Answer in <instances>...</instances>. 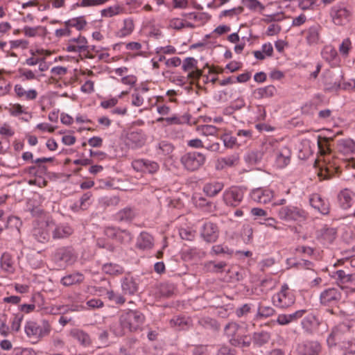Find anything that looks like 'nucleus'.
I'll return each instance as SVG.
<instances>
[{
  "label": "nucleus",
  "instance_id": "obj_1",
  "mask_svg": "<svg viewBox=\"0 0 355 355\" xmlns=\"http://www.w3.org/2000/svg\"><path fill=\"white\" fill-rule=\"evenodd\" d=\"M145 322L144 315L137 310H125L119 316L121 327H114V333L119 336H123L126 331H136L139 329Z\"/></svg>",
  "mask_w": 355,
  "mask_h": 355
},
{
  "label": "nucleus",
  "instance_id": "obj_2",
  "mask_svg": "<svg viewBox=\"0 0 355 355\" xmlns=\"http://www.w3.org/2000/svg\"><path fill=\"white\" fill-rule=\"evenodd\" d=\"M51 330V324L47 320H42L40 324L34 320H28L24 325L25 334L33 343H37L48 336Z\"/></svg>",
  "mask_w": 355,
  "mask_h": 355
},
{
  "label": "nucleus",
  "instance_id": "obj_3",
  "mask_svg": "<svg viewBox=\"0 0 355 355\" xmlns=\"http://www.w3.org/2000/svg\"><path fill=\"white\" fill-rule=\"evenodd\" d=\"M329 16L334 25L342 26L351 21L352 10L346 3L339 2L330 8Z\"/></svg>",
  "mask_w": 355,
  "mask_h": 355
},
{
  "label": "nucleus",
  "instance_id": "obj_4",
  "mask_svg": "<svg viewBox=\"0 0 355 355\" xmlns=\"http://www.w3.org/2000/svg\"><path fill=\"white\" fill-rule=\"evenodd\" d=\"M277 216L286 222H303L307 218V213L299 207L287 205L279 209Z\"/></svg>",
  "mask_w": 355,
  "mask_h": 355
},
{
  "label": "nucleus",
  "instance_id": "obj_5",
  "mask_svg": "<svg viewBox=\"0 0 355 355\" xmlns=\"http://www.w3.org/2000/svg\"><path fill=\"white\" fill-rule=\"evenodd\" d=\"M241 327L234 322H229L224 329L225 335L229 338L230 343L236 347H248L250 342L247 340L248 336L240 334Z\"/></svg>",
  "mask_w": 355,
  "mask_h": 355
},
{
  "label": "nucleus",
  "instance_id": "obj_6",
  "mask_svg": "<svg viewBox=\"0 0 355 355\" xmlns=\"http://www.w3.org/2000/svg\"><path fill=\"white\" fill-rule=\"evenodd\" d=\"M206 157L199 152H189L180 158V162L184 168L189 172L199 170L205 163Z\"/></svg>",
  "mask_w": 355,
  "mask_h": 355
},
{
  "label": "nucleus",
  "instance_id": "obj_7",
  "mask_svg": "<svg viewBox=\"0 0 355 355\" xmlns=\"http://www.w3.org/2000/svg\"><path fill=\"white\" fill-rule=\"evenodd\" d=\"M89 45L86 37L80 34L77 37L69 39L64 47V50L69 53H84L85 56L92 58V56L87 55L89 53Z\"/></svg>",
  "mask_w": 355,
  "mask_h": 355
},
{
  "label": "nucleus",
  "instance_id": "obj_8",
  "mask_svg": "<svg viewBox=\"0 0 355 355\" xmlns=\"http://www.w3.org/2000/svg\"><path fill=\"white\" fill-rule=\"evenodd\" d=\"M295 298L287 284L282 286L280 291L272 296L273 304L280 309H286L295 302Z\"/></svg>",
  "mask_w": 355,
  "mask_h": 355
},
{
  "label": "nucleus",
  "instance_id": "obj_9",
  "mask_svg": "<svg viewBox=\"0 0 355 355\" xmlns=\"http://www.w3.org/2000/svg\"><path fill=\"white\" fill-rule=\"evenodd\" d=\"M244 197V190L236 186H232L225 189L223 194L224 203L229 207H238Z\"/></svg>",
  "mask_w": 355,
  "mask_h": 355
},
{
  "label": "nucleus",
  "instance_id": "obj_10",
  "mask_svg": "<svg viewBox=\"0 0 355 355\" xmlns=\"http://www.w3.org/2000/svg\"><path fill=\"white\" fill-rule=\"evenodd\" d=\"M182 69L187 73V78L191 82L198 80L202 75V71L198 67V60L192 57L183 60Z\"/></svg>",
  "mask_w": 355,
  "mask_h": 355
},
{
  "label": "nucleus",
  "instance_id": "obj_11",
  "mask_svg": "<svg viewBox=\"0 0 355 355\" xmlns=\"http://www.w3.org/2000/svg\"><path fill=\"white\" fill-rule=\"evenodd\" d=\"M132 167L137 172L148 173L150 174H154L159 169V165L157 162L146 159L133 160L132 162Z\"/></svg>",
  "mask_w": 355,
  "mask_h": 355
},
{
  "label": "nucleus",
  "instance_id": "obj_12",
  "mask_svg": "<svg viewBox=\"0 0 355 355\" xmlns=\"http://www.w3.org/2000/svg\"><path fill=\"white\" fill-rule=\"evenodd\" d=\"M51 220H41L37 223V225L33 230V236L40 243H45L50 239V232L51 229L49 228Z\"/></svg>",
  "mask_w": 355,
  "mask_h": 355
},
{
  "label": "nucleus",
  "instance_id": "obj_13",
  "mask_svg": "<svg viewBox=\"0 0 355 355\" xmlns=\"http://www.w3.org/2000/svg\"><path fill=\"white\" fill-rule=\"evenodd\" d=\"M54 259L57 261L63 262L67 265H71L77 259V254L71 247H61L54 253Z\"/></svg>",
  "mask_w": 355,
  "mask_h": 355
},
{
  "label": "nucleus",
  "instance_id": "obj_14",
  "mask_svg": "<svg viewBox=\"0 0 355 355\" xmlns=\"http://www.w3.org/2000/svg\"><path fill=\"white\" fill-rule=\"evenodd\" d=\"M200 236L207 243L216 242L219 236L218 226L211 222L205 223L200 229Z\"/></svg>",
  "mask_w": 355,
  "mask_h": 355
},
{
  "label": "nucleus",
  "instance_id": "obj_15",
  "mask_svg": "<svg viewBox=\"0 0 355 355\" xmlns=\"http://www.w3.org/2000/svg\"><path fill=\"white\" fill-rule=\"evenodd\" d=\"M298 355H320L322 352V345L318 341L306 340L297 345Z\"/></svg>",
  "mask_w": 355,
  "mask_h": 355
},
{
  "label": "nucleus",
  "instance_id": "obj_16",
  "mask_svg": "<svg viewBox=\"0 0 355 355\" xmlns=\"http://www.w3.org/2000/svg\"><path fill=\"white\" fill-rule=\"evenodd\" d=\"M105 232L108 236L115 239L121 243H130L133 239L132 233L127 230L107 227Z\"/></svg>",
  "mask_w": 355,
  "mask_h": 355
},
{
  "label": "nucleus",
  "instance_id": "obj_17",
  "mask_svg": "<svg viewBox=\"0 0 355 355\" xmlns=\"http://www.w3.org/2000/svg\"><path fill=\"white\" fill-rule=\"evenodd\" d=\"M342 297L341 293L338 289L330 288L324 290L320 294V302L326 306H330L337 304Z\"/></svg>",
  "mask_w": 355,
  "mask_h": 355
},
{
  "label": "nucleus",
  "instance_id": "obj_18",
  "mask_svg": "<svg viewBox=\"0 0 355 355\" xmlns=\"http://www.w3.org/2000/svg\"><path fill=\"white\" fill-rule=\"evenodd\" d=\"M49 228L51 229L53 239H62L69 237L73 233V229L67 224H55L51 220Z\"/></svg>",
  "mask_w": 355,
  "mask_h": 355
},
{
  "label": "nucleus",
  "instance_id": "obj_19",
  "mask_svg": "<svg viewBox=\"0 0 355 355\" xmlns=\"http://www.w3.org/2000/svg\"><path fill=\"white\" fill-rule=\"evenodd\" d=\"M251 198L258 203L266 204L274 198V192L270 189L258 188L250 194Z\"/></svg>",
  "mask_w": 355,
  "mask_h": 355
},
{
  "label": "nucleus",
  "instance_id": "obj_20",
  "mask_svg": "<svg viewBox=\"0 0 355 355\" xmlns=\"http://www.w3.org/2000/svg\"><path fill=\"white\" fill-rule=\"evenodd\" d=\"M128 144L132 148L142 146L146 142V135L141 130H132L127 134Z\"/></svg>",
  "mask_w": 355,
  "mask_h": 355
},
{
  "label": "nucleus",
  "instance_id": "obj_21",
  "mask_svg": "<svg viewBox=\"0 0 355 355\" xmlns=\"http://www.w3.org/2000/svg\"><path fill=\"white\" fill-rule=\"evenodd\" d=\"M291 150L287 146H282L276 152L275 164L278 168H284L291 162Z\"/></svg>",
  "mask_w": 355,
  "mask_h": 355
},
{
  "label": "nucleus",
  "instance_id": "obj_22",
  "mask_svg": "<svg viewBox=\"0 0 355 355\" xmlns=\"http://www.w3.org/2000/svg\"><path fill=\"white\" fill-rule=\"evenodd\" d=\"M309 203L315 209L318 210L322 214L329 213V203L324 200L319 194L313 193L309 197Z\"/></svg>",
  "mask_w": 355,
  "mask_h": 355
},
{
  "label": "nucleus",
  "instance_id": "obj_23",
  "mask_svg": "<svg viewBox=\"0 0 355 355\" xmlns=\"http://www.w3.org/2000/svg\"><path fill=\"white\" fill-rule=\"evenodd\" d=\"M338 200L343 209H349L355 205V192L351 189H345L338 194Z\"/></svg>",
  "mask_w": 355,
  "mask_h": 355
},
{
  "label": "nucleus",
  "instance_id": "obj_24",
  "mask_svg": "<svg viewBox=\"0 0 355 355\" xmlns=\"http://www.w3.org/2000/svg\"><path fill=\"white\" fill-rule=\"evenodd\" d=\"M224 188V183L220 181L212 180L203 185L204 193L210 198L216 196Z\"/></svg>",
  "mask_w": 355,
  "mask_h": 355
},
{
  "label": "nucleus",
  "instance_id": "obj_25",
  "mask_svg": "<svg viewBox=\"0 0 355 355\" xmlns=\"http://www.w3.org/2000/svg\"><path fill=\"white\" fill-rule=\"evenodd\" d=\"M14 92L19 98L26 101L35 100L38 96V93L35 89H26L21 84H16L14 87Z\"/></svg>",
  "mask_w": 355,
  "mask_h": 355
},
{
  "label": "nucleus",
  "instance_id": "obj_26",
  "mask_svg": "<svg viewBox=\"0 0 355 355\" xmlns=\"http://www.w3.org/2000/svg\"><path fill=\"white\" fill-rule=\"evenodd\" d=\"M153 237L146 232H141L137 237L136 247L142 250H148L153 248Z\"/></svg>",
  "mask_w": 355,
  "mask_h": 355
},
{
  "label": "nucleus",
  "instance_id": "obj_27",
  "mask_svg": "<svg viewBox=\"0 0 355 355\" xmlns=\"http://www.w3.org/2000/svg\"><path fill=\"white\" fill-rule=\"evenodd\" d=\"M332 277L336 279L338 285L341 288L347 284L355 283V274H347L343 270L336 271Z\"/></svg>",
  "mask_w": 355,
  "mask_h": 355
},
{
  "label": "nucleus",
  "instance_id": "obj_28",
  "mask_svg": "<svg viewBox=\"0 0 355 355\" xmlns=\"http://www.w3.org/2000/svg\"><path fill=\"white\" fill-rule=\"evenodd\" d=\"M321 29L319 25H314L304 31L306 42L309 45L318 44L320 40Z\"/></svg>",
  "mask_w": 355,
  "mask_h": 355
},
{
  "label": "nucleus",
  "instance_id": "obj_29",
  "mask_svg": "<svg viewBox=\"0 0 355 355\" xmlns=\"http://www.w3.org/2000/svg\"><path fill=\"white\" fill-rule=\"evenodd\" d=\"M136 216L135 211L130 207L119 210L114 216L115 220L120 223H130Z\"/></svg>",
  "mask_w": 355,
  "mask_h": 355
},
{
  "label": "nucleus",
  "instance_id": "obj_30",
  "mask_svg": "<svg viewBox=\"0 0 355 355\" xmlns=\"http://www.w3.org/2000/svg\"><path fill=\"white\" fill-rule=\"evenodd\" d=\"M277 90L274 85H270L256 89L253 92L255 98L261 99L272 98L276 95Z\"/></svg>",
  "mask_w": 355,
  "mask_h": 355
},
{
  "label": "nucleus",
  "instance_id": "obj_31",
  "mask_svg": "<svg viewBox=\"0 0 355 355\" xmlns=\"http://www.w3.org/2000/svg\"><path fill=\"white\" fill-rule=\"evenodd\" d=\"M239 158L236 155H232L225 157L219 158L217 160L216 168L222 170L227 167H232L239 164Z\"/></svg>",
  "mask_w": 355,
  "mask_h": 355
},
{
  "label": "nucleus",
  "instance_id": "obj_32",
  "mask_svg": "<svg viewBox=\"0 0 355 355\" xmlns=\"http://www.w3.org/2000/svg\"><path fill=\"white\" fill-rule=\"evenodd\" d=\"M192 200L196 207L204 211L211 212L213 209V203L199 194L193 196Z\"/></svg>",
  "mask_w": 355,
  "mask_h": 355
},
{
  "label": "nucleus",
  "instance_id": "obj_33",
  "mask_svg": "<svg viewBox=\"0 0 355 355\" xmlns=\"http://www.w3.org/2000/svg\"><path fill=\"white\" fill-rule=\"evenodd\" d=\"M134 30V20L130 17H128L123 19L122 26L117 31L116 35L119 37H125L131 35Z\"/></svg>",
  "mask_w": 355,
  "mask_h": 355
},
{
  "label": "nucleus",
  "instance_id": "obj_34",
  "mask_svg": "<svg viewBox=\"0 0 355 355\" xmlns=\"http://www.w3.org/2000/svg\"><path fill=\"white\" fill-rule=\"evenodd\" d=\"M71 336L76 340L80 345L87 347L91 344V338L88 334L83 330L75 329L70 331Z\"/></svg>",
  "mask_w": 355,
  "mask_h": 355
},
{
  "label": "nucleus",
  "instance_id": "obj_35",
  "mask_svg": "<svg viewBox=\"0 0 355 355\" xmlns=\"http://www.w3.org/2000/svg\"><path fill=\"white\" fill-rule=\"evenodd\" d=\"M102 270L105 274L113 277L121 275L124 272V269L121 266L114 263H107L103 264L102 266Z\"/></svg>",
  "mask_w": 355,
  "mask_h": 355
},
{
  "label": "nucleus",
  "instance_id": "obj_36",
  "mask_svg": "<svg viewBox=\"0 0 355 355\" xmlns=\"http://www.w3.org/2000/svg\"><path fill=\"white\" fill-rule=\"evenodd\" d=\"M338 149L345 155H355V141L351 139H343L338 144Z\"/></svg>",
  "mask_w": 355,
  "mask_h": 355
},
{
  "label": "nucleus",
  "instance_id": "obj_37",
  "mask_svg": "<svg viewBox=\"0 0 355 355\" xmlns=\"http://www.w3.org/2000/svg\"><path fill=\"white\" fill-rule=\"evenodd\" d=\"M121 287L124 294L128 295H134L138 290L137 282L130 277H126L123 279Z\"/></svg>",
  "mask_w": 355,
  "mask_h": 355
},
{
  "label": "nucleus",
  "instance_id": "obj_38",
  "mask_svg": "<svg viewBox=\"0 0 355 355\" xmlns=\"http://www.w3.org/2000/svg\"><path fill=\"white\" fill-rule=\"evenodd\" d=\"M85 277L80 272H74L67 275L61 279V284L65 286H72L76 284H80L84 281Z\"/></svg>",
  "mask_w": 355,
  "mask_h": 355
},
{
  "label": "nucleus",
  "instance_id": "obj_39",
  "mask_svg": "<svg viewBox=\"0 0 355 355\" xmlns=\"http://www.w3.org/2000/svg\"><path fill=\"white\" fill-rule=\"evenodd\" d=\"M1 268L8 273H13L15 271L14 261L11 255L8 252H4L1 257Z\"/></svg>",
  "mask_w": 355,
  "mask_h": 355
},
{
  "label": "nucleus",
  "instance_id": "obj_40",
  "mask_svg": "<svg viewBox=\"0 0 355 355\" xmlns=\"http://www.w3.org/2000/svg\"><path fill=\"white\" fill-rule=\"evenodd\" d=\"M125 11L124 8L119 5L116 4L113 6H110L101 10V16L103 17H112L114 16L123 14Z\"/></svg>",
  "mask_w": 355,
  "mask_h": 355
},
{
  "label": "nucleus",
  "instance_id": "obj_41",
  "mask_svg": "<svg viewBox=\"0 0 355 355\" xmlns=\"http://www.w3.org/2000/svg\"><path fill=\"white\" fill-rule=\"evenodd\" d=\"M336 237V230L334 228L327 227L322 230L320 239L325 244L333 243Z\"/></svg>",
  "mask_w": 355,
  "mask_h": 355
},
{
  "label": "nucleus",
  "instance_id": "obj_42",
  "mask_svg": "<svg viewBox=\"0 0 355 355\" xmlns=\"http://www.w3.org/2000/svg\"><path fill=\"white\" fill-rule=\"evenodd\" d=\"M270 339V334L266 331L254 332L252 335L254 344L262 346L266 344Z\"/></svg>",
  "mask_w": 355,
  "mask_h": 355
},
{
  "label": "nucleus",
  "instance_id": "obj_43",
  "mask_svg": "<svg viewBox=\"0 0 355 355\" xmlns=\"http://www.w3.org/2000/svg\"><path fill=\"white\" fill-rule=\"evenodd\" d=\"M321 55L323 59L328 62H331L337 58L338 53L334 46L331 45H327L322 50Z\"/></svg>",
  "mask_w": 355,
  "mask_h": 355
},
{
  "label": "nucleus",
  "instance_id": "obj_44",
  "mask_svg": "<svg viewBox=\"0 0 355 355\" xmlns=\"http://www.w3.org/2000/svg\"><path fill=\"white\" fill-rule=\"evenodd\" d=\"M170 326L177 330L185 329L189 327L188 320L184 317L175 316L169 321Z\"/></svg>",
  "mask_w": 355,
  "mask_h": 355
},
{
  "label": "nucleus",
  "instance_id": "obj_45",
  "mask_svg": "<svg viewBox=\"0 0 355 355\" xmlns=\"http://www.w3.org/2000/svg\"><path fill=\"white\" fill-rule=\"evenodd\" d=\"M226 266L227 263L224 261H220L218 263L214 261H209L205 264V267L207 271L214 273L222 272Z\"/></svg>",
  "mask_w": 355,
  "mask_h": 355
},
{
  "label": "nucleus",
  "instance_id": "obj_46",
  "mask_svg": "<svg viewBox=\"0 0 355 355\" xmlns=\"http://www.w3.org/2000/svg\"><path fill=\"white\" fill-rule=\"evenodd\" d=\"M65 25L69 26V28H76L78 31H81L85 27L87 22L83 17L73 18L66 21Z\"/></svg>",
  "mask_w": 355,
  "mask_h": 355
},
{
  "label": "nucleus",
  "instance_id": "obj_47",
  "mask_svg": "<svg viewBox=\"0 0 355 355\" xmlns=\"http://www.w3.org/2000/svg\"><path fill=\"white\" fill-rule=\"evenodd\" d=\"M198 132L204 136H217L219 130L211 125H203L197 128Z\"/></svg>",
  "mask_w": 355,
  "mask_h": 355
},
{
  "label": "nucleus",
  "instance_id": "obj_48",
  "mask_svg": "<svg viewBox=\"0 0 355 355\" xmlns=\"http://www.w3.org/2000/svg\"><path fill=\"white\" fill-rule=\"evenodd\" d=\"M242 2L247 8L253 12H262L265 6L258 0H242Z\"/></svg>",
  "mask_w": 355,
  "mask_h": 355
},
{
  "label": "nucleus",
  "instance_id": "obj_49",
  "mask_svg": "<svg viewBox=\"0 0 355 355\" xmlns=\"http://www.w3.org/2000/svg\"><path fill=\"white\" fill-rule=\"evenodd\" d=\"M173 150L174 147L171 143L162 141L158 144L157 153L164 156H170Z\"/></svg>",
  "mask_w": 355,
  "mask_h": 355
},
{
  "label": "nucleus",
  "instance_id": "obj_50",
  "mask_svg": "<svg viewBox=\"0 0 355 355\" xmlns=\"http://www.w3.org/2000/svg\"><path fill=\"white\" fill-rule=\"evenodd\" d=\"M19 77L22 80H33L37 79L36 73L29 69L21 68L18 70Z\"/></svg>",
  "mask_w": 355,
  "mask_h": 355
},
{
  "label": "nucleus",
  "instance_id": "obj_51",
  "mask_svg": "<svg viewBox=\"0 0 355 355\" xmlns=\"http://www.w3.org/2000/svg\"><path fill=\"white\" fill-rule=\"evenodd\" d=\"M211 254L214 255L225 254L232 256L234 254V250L223 245H214L211 249Z\"/></svg>",
  "mask_w": 355,
  "mask_h": 355
},
{
  "label": "nucleus",
  "instance_id": "obj_52",
  "mask_svg": "<svg viewBox=\"0 0 355 355\" xmlns=\"http://www.w3.org/2000/svg\"><path fill=\"white\" fill-rule=\"evenodd\" d=\"M275 313V309L270 306H261L260 305L258 308L257 318H268L273 315Z\"/></svg>",
  "mask_w": 355,
  "mask_h": 355
},
{
  "label": "nucleus",
  "instance_id": "obj_53",
  "mask_svg": "<svg viewBox=\"0 0 355 355\" xmlns=\"http://www.w3.org/2000/svg\"><path fill=\"white\" fill-rule=\"evenodd\" d=\"M241 236L245 243H250L253 239V229L250 225H244L241 231Z\"/></svg>",
  "mask_w": 355,
  "mask_h": 355
},
{
  "label": "nucleus",
  "instance_id": "obj_54",
  "mask_svg": "<svg viewBox=\"0 0 355 355\" xmlns=\"http://www.w3.org/2000/svg\"><path fill=\"white\" fill-rule=\"evenodd\" d=\"M106 295L110 301L114 302L116 304H123L125 302V299L122 295L115 293L112 290L107 291Z\"/></svg>",
  "mask_w": 355,
  "mask_h": 355
},
{
  "label": "nucleus",
  "instance_id": "obj_55",
  "mask_svg": "<svg viewBox=\"0 0 355 355\" xmlns=\"http://www.w3.org/2000/svg\"><path fill=\"white\" fill-rule=\"evenodd\" d=\"M43 29L44 28L41 26L34 27L25 26L22 29V32L24 33L26 37H35L39 35L40 31Z\"/></svg>",
  "mask_w": 355,
  "mask_h": 355
},
{
  "label": "nucleus",
  "instance_id": "obj_56",
  "mask_svg": "<svg viewBox=\"0 0 355 355\" xmlns=\"http://www.w3.org/2000/svg\"><path fill=\"white\" fill-rule=\"evenodd\" d=\"M50 72L53 78L60 79L67 73L68 68L62 66H56L52 67Z\"/></svg>",
  "mask_w": 355,
  "mask_h": 355
},
{
  "label": "nucleus",
  "instance_id": "obj_57",
  "mask_svg": "<svg viewBox=\"0 0 355 355\" xmlns=\"http://www.w3.org/2000/svg\"><path fill=\"white\" fill-rule=\"evenodd\" d=\"M352 42L349 38H345L343 40L339 46L338 50L340 53L344 56L347 57L349 51L352 49Z\"/></svg>",
  "mask_w": 355,
  "mask_h": 355
},
{
  "label": "nucleus",
  "instance_id": "obj_58",
  "mask_svg": "<svg viewBox=\"0 0 355 355\" xmlns=\"http://www.w3.org/2000/svg\"><path fill=\"white\" fill-rule=\"evenodd\" d=\"M23 320L24 315L22 313H19L15 314L11 322V329L14 331H18L20 329L21 323Z\"/></svg>",
  "mask_w": 355,
  "mask_h": 355
},
{
  "label": "nucleus",
  "instance_id": "obj_59",
  "mask_svg": "<svg viewBox=\"0 0 355 355\" xmlns=\"http://www.w3.org/2000/svg\"><path fill=\"white\" fill-rule=\"evenodd\" d=\"M156 121L158 123L165 122L167 125L181 123V119L175 114L170 117H159L157 119Z\"/></svg>",
  "mask_w": 355,
  "mask_h": 355
},
{
  "label": "nucleus",
  "instance_id": "obj_60",
  "mask_svg": "<svg viewBox=\"0 0 355 355\" xmlns=\"http://www.w3.org/2000/svg\"><path fill=\"white\" fill-rule=\"evenodd\" d=\"M12 355H37V352L31 347H17L13 350Z\"/></svg>",
  "mask_w": 355,
  "mask_h": 355
},
{
  "label": "nucleus",
  "instance_id": "obj_61",
  "mask_svg": "<svg viewBox=\"0 0 355 355\" xmlns=\"http://www.w3.org/2000/svg\"><path fill=\"white\" fill-rule=\"evenodd\" d=\"M7 109L10 115L14 116H17L21 114L26 113L24 107L19 103L10 105Z\"/></svg>",
  "mask_w": 355,
  "mask_h": 355
},
{
  "label": "nucleus",
  "instance_id": "obj_62",
  "mask_svg": "<svg viewBox=\"0 0 355 355\" xmlns=\"http://www.w3.org/2000/svg\"><path fill=\"white\" fill-rule=\"evenodd\" d=\"M109 0H82L80 6L81 7H94L105 4Z\"/></svg>",
  "mask_w": 355,
  "mask_h": 355
},
{
  "label": "nucleus",
  "instance_id": "obj_63",
  "mask_svg": "<svg viewBox=\"0 0 355 355\" xmlns=\"http://www.w3.org/2000/svg\"><path fill=\"white\" fill-rule=\"evenodd\" d=\"M332 173L333 171L330 170L329 168L321 166H320L319 171L318 172V175L320 180H327L331 178Z\"/></svg>",
  "mask_w": 355,
  "mask_h": 355
},
{
  "label": "nucleus",
  "instance_id": "obj_64",
  "mask_svg": "<svg viewBox=\"0 0 355 355\" xmlns=\"http://www.w3.org/2000/svg\"><path fill=\"white\" fill-rule=\"evenodd\" d=\"M243 11V8L241 6H239L237 8H234L232 9L223 10L220 14V17H232L234 15H238L241 14Z\"/></svg>",
  "mask_w": 355,
  "mask_h": 355
}]
</instances>
